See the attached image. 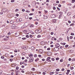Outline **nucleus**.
I'll list each match as a JSON object with an SVG mask.
<instances>
[{"instance_id":"1","label":"nucleus","mask_w":75,"mask_h":75,"mask_svg":"<svg viewBox=\"0 0 75 75\" xmlns=\"http://www.w3.org/2000/svg\"><path fill=\"white\" fill-rule=\"evenodd\" d=\"M54 51H58L59 50V48L58 47H55L54 49H53Z\"/></svg>"},{"instance_id":"2","label":"nucleus","mask_w":75,"mask_h":75,"mask_svg":"<svg viewBox=\"0 0 75 75\" xmlns=\"http://www.w3.org/2000/svg\"><path fill=\"white\" fill-rule=\"evenodd\" d=\"M33 60H34V58L30 57L29 59V62H33Z\"/></svg>"},{"instance_id":"3","label":"nucleus","mask_w":75,"mask_h":75,"mask_svg":"<svg viewBox=\"0 0 75 75\" xmlns=\"http://www.w3.org/2000/svg\"><path fill=\"white\" fill-rule=\"evenodd\" d=\"M16 27V26L15 25V24L12 25H11V28L14 29V28H15Z\"/></svg>"},{"instance_id":"4","label":"nucleus","mask_w":75,"mask_h":75,"mask_svg":"<svg viewBox=\"0 0 75 75\" xmlns=\"http://www.w3.org/2000/svg\"><path fill=\"white\" fill-rule=\"evenodd\" d=\"M39 52H40L39 53L40 54H42L43 53V50L42 49H40L39 50Z\"/></svg>"},{"instance_id":"5","label":"nucleus","mask_w":75,"mask_h":75,"mask_svg":"<svg viewBox=\"0 0 75 75\" xmlns=\"http://www.w3.org/2000/svg\"><path fill=\"white\" fill-rule=\"evenodd\" d=\"M3 11L4 13H5V12H6L7 11V8L3 9Z\"/></svg>"},{"instance_id":"6","label":"nucleus","mask_w":75,"mask_h":75,"mask_svg":"<svg viewBox=\"0 0 75 75\" xmlns=\"http://www.w3.org/2000/svg\"><path fill=\"white\" fill-rule=\"evenodd\" d=\"M56 16H57L56 14H54L52 16V18H55L56 17Z\"/></svg>"},{"instance_id":"7","label":"nucleus","mask_w":75,"mask_h":75,"mask_svg":"<svg viewBox=\"0 0 75 75\" xmlns=\"http://www.w3.org/2000/svg\"><path fill=\"white\" fill-rule=\"evenodd\" d=\"M28 23L27 22H26L24 23V25L26 27H27V26H28Z\"/></svg>"},{"instance_id":"8","label":"nucleus","mask_w":75,"mask_h":75,"mask_svg":"<svg viewBox=\"0 0 75 75\" xmlns=\"http://www.w3.org/2000/svg\"><path fill=\"white\" fill-rule=\"evenodd\" d=\"M56 21L57 20L56 19H53L52 20V22H53V23H56Z\"/></svg>"},{"instance_id":"9","label":"nucleus","mask_w":75,"mask_h":75,"mask_svg":"<svg viewBox=\"0 0 75 75\" xmlns=\"http://www.w3.org/2000/svg\"><path fill=\"white\" fill-rule=\"evenodd\" d=\"M13 14H9L8 15V17H9V18H10V17H12V16H11V15H12Z\"/></svg>"},{"instance_id":"10","label":"nucleus","mask_w":75,"mask_h":75,"mask_svg":"<svg viewBox=\"0 0 75 75\" xmlns=\"http://www.w3.org/2000/svg\"><path fill=\"white\" fill-rule=\"evenodd\" d=\"M55 45L56 47H59V44L58 43H57Z\"/></svg>"},{"instance_id":"11","label":"nucleus","mask_w":75,"mask_h":75,"mask_svg":"<svg viewBox=\"0 0 75 75\" xmlns=\"http://www.w3.org/2000/svg\"><path fill=\"white\" fill-rule=\"evenodd\" d=\"M22 48H23V49H24V50H27V48L25 46H23L22 47Z\"/></svg>"},{"instance_id":"12","label":"nucleus","mask_w":75,"mask_h":75,"mask_svg":"<svg viewBox=\"0 0 75 75\" xmlns=\"http://www.w3.org/2000/svg\"><path fill=\"white\" fill-rule=\"evenodd\" d=\"M31 50H35V47L33 46L31 47Z\"/></svg>"},{"instance_id":"13","label":"nucleus","mask_w":75,"mask_h":75,"mask_svg":"<svg viewBox=\"0 0 75 75\" xmlns=\"http://www.w3.org/2000/svg\"><path fill=\"white\" fill-rule=\"evenodd\" d=\"M47 54L48 55H51V53L50 52H47Z\"/></svg>"},{"instance_id":"14","label":"nucleus","mask_w":75,"mask_h":75,"mask_svg":"<svg viewBox=\"0 0 75 75\" xmlns=\"http://www.w3.org/2000/svg\"><path fill=\"white\" fill-rule=\"evenodd\" d=\"M29 57H33V54H29Z\"/></svg>"},{"instance_id":"15","label":"nucleus","mask_w":75,"mask_h":75,"mask_svg":"<svg viewBox=\"0 0 75 75\" xmlns=\"http://www.w3.org/2000/svg\"><path fill=\"white\" fill-rule=\"evenodd\" d=\"M44 19H47V18H48V17H47V16H44Z\"/></svg>"},{"instance_id":"16","label":"nucleus","mask_w":75,"mask_h":75,"mask_svg":"<svg viewBox=\"0 0 75 75\" xmlns=\"http://www.w3.org/2000/svg\"><path fill=\"white\" fill-rule=\"evenodd\" d=\"M37 30L38 33H41V31H40V30Z\"/></svg>"},{"instance_id":"17","label":"nucleus","mask_w":75,"mask_h":75,"mask_svg":"<svg viewBox=\"0 0 75 75\" xmlns=\"http://www.w3.org/2000/svg\"><path fill=\"white\" fill-rule=\"evenodd\" d=\"M54 74V72H51L50 73V75H52Z\"/></svg>"},{"instance_id":"18","label":"nucleus","mask_w":75,"mask_h":75,"mask_svg":"<svg viewBox=\"0 0 75 75\" xmlns=\"http://www.w3.org/2000/svg\"><path fill=\"white\" fill-rule=\"evenodd\" d=\"M4 41H7L8 40V39L6 38H4Z\"/></svg>"},{"instance_id":"19","label":"nucleus","mask_w":75,"mask_h":75,"mask_svg":"<svg viewBox=\"0 0 75 75\" xmlns=\"http://www.w3.org/2000/svg\"><path fill=\"white\" fill-rule=\"evenodd\" d=\"M41 35H38L37 37L38 38H40V37H41Z\"/></svg>"},{"instance_id":"20","label":"nucleus","mask_w":75,"mask_h":75,"mask_svg":"<svg viewBox=\"0 0 75 75\" xmlns=\"http://www.w3.org/2000/svg\"><path fill=\"white\" fill-rule=\"evenodd\" d=\"M25 18L26 19H28V16H25Z\"/></svg>"},{"instance_id":"21","label":"nucleus","mask_w":75,"mask_h":75,"mask_svg":"<svg viewBox=\"0 0 75 75\" xmlns=\"http://www.w3.org/2000/svg\"><path fill=\"white\" fill-rule=\"evenodd\" d=\"M71 14V13L70 12H69L67 13V15L68 16H70Z\"/></svg>"},{"instance_id":"22","label":"nucleus","mask_w":75,"mask_h":75,"mask_svg":"<svg viewBox=\"0 0 75 75\" xmlns=\"http://www.w3.org/2000/svg\"><path fill=\"white\" fill-rule=\"evenodd\" d=\"M51 59V57H48L47 58V61H48V60H49V59Z\"/></svg>"},{"instance_id":"23","label":"nucleus","mask_w":75,"mask_h":75,"mask_svg":"<svg viewBox=\"0 0 75 75\" xmlns=\"http://www.w3.org/2000/svg\"><path fill=\"white\" fill-rule=\"evenodd\" d=\"M18 20H19V22H21V21H22V19H21V18H20L18 19Z\"/></svg>"},{"instance_id":"24","label":"nucleus","mask_w":75,"mask_h":75,"mask_svg":"<svg viewBox=\"0 0 75 75\" xmlns=\"http://www.w3.org/2000/svg\"><path fill=\"white\" fill-rule=\"evenodd\" d=\"M31 70H32V71H35V69L34 68H32L31 69Z\"/></svg>"},{"instance_id":"25","label":"nucleus","mask_w":75,"mask_h":75,"mask_svg":"<svg viewBox=\"0 0 75 75\" xmlns=\"http://www.w3.org/2000/svg\"><path fill=\"white\" fill-rule=\"evenodd\" d=\"M30 27H34V25H30Z\"/></svg>"},{"instance_id":"26","label":"nucleus","mask_w":75,"mask_h":75,"mask_svg":"<svg viewBox=\"0 0 75 75\" xmlns=\"http://www.w3.org/2000/svg\"><path fill=\"white\" fill-rule=\"evenodd\" d=\"M11 24H13V23H14V21H10Z\"/></svg>"},{"instance_id":"27","label":"nucleus","mask_w":75,"mask_h":75,"mask_svg":"<svg viewBox=\"0 0 75 75\" xmlns=\"http://www.w3.org/2000/svg\"><path fill=\"white\" fill-rule=\"evenodd\" d=\"M64 60H63V59H61L60 60V62H62Z\"/></svg>"},{"instance_id":"28","label":"nucleus","mask_w":75,"mask_h":75,"mask_svg":"<svg viewBox=\"0 0 75 75\" xmlns=\"http://www.w3.org/2000/svg\"><path fill=\"white\" fill-rule=\"evenodd\" d=\"M59 14H60V15H62V13H63L62 12H59Z\"/></svg>"},{"instance_id":"29","label":"nucleus","mask_w":75,"mask_h":75,"mask_svg":"<svg viewBox=\"0 0 75 75\" xmlns=\"http://www.w3.org/2000/svg\"><path fill=\"white\" fill-rule=\"evenodd\" d=\"M18 69H19V67H16V70H18Z\"/></svg>"},{"instance_id":"30","label":"nucleus","mask_w":75,"mask_h":75,"mask_svg":"<svg viewBox=\"0 0 75 75\" xmlns=\"http://www.w3.org/2000/svg\"><path fill=\"white\" fill-rule=\"evenodd\" d=\"M33 15H34L33 13H30L29 14V16H33Z\"/></svg>"},{"instance_id":"31","label":"nucleus","mask_w":75,"mask_h":75,"mask_svg":"<svg viewBox=\"0 0 75 75\" xmlns=\"http://www.w3.org/2000/svg\"><path fill=\"white\" fill-rule=\"evenodd\" d=\"M19 10H18V9H17L15 10V12H17L18 11H19Z\"/></svg>"},{"instance_id":"32","label":"nucleus","mask_w":75,"mask_h":75,"mask_svg":"<svg viewBox=\"0 0 75 75\" xmlns=\"http://www.w3.org/2000/svg\"><path fill=\"white\" fill-rule=\"evenodd\" d=\"M1 59H4V57L3 56H2L1 57Z\"/></svg>"},{"instance_id":"33","label":"nucleus","mask_w":75,"mask_h":75,"mask_svg":"<svg viewBox=\"0 0 75 75\" xmlns=\"http://www.w3.org/2000/svg\"><path fill=\"white\" fill-rule=\"evenodd\" d=\"M13 60V59H10L9 60L10 61H11V62H12Z\"/></svg>"},{"instance_id":"34","label":"nucleus","mask_w":75,"mask_h":75,"mask_svg":"<svg viewBox=\"0 0 75 75\" xmlns=\"http://www.w3.org/2000/svg\"><path fill=\"white\" fill-rule=\"evenodd\" d=\"M29 37H30V38H32V37H33V36L32 35H29Z\"/></svg>"},{"instance_id":"35","label":"nucleus","mask_w":75,"mask_h":75,"mask_svg":"<svg viewBox=\"0 0 75 75\" xmlns=\"http://www.w3.org/2000/svg\"><path fill=\"white\" fill-rule=\"evenodd\" d=\"M59 58L58 57H57L56 58V59L57 60H57H59Z\"/></svg>"},{"instance_id":"36","label":"nucleus","mask_w":75,"mask_h":75,"mask_svg":"<svg viewBox=\"0 0 75 75\" xmlns=\"http://www.w3.org/2000/svg\"><path fill=\"white\" fill-rule=\"evenodd\" d=\"M53 10H55V9H56V8H55V6H53Z\"/></svg>"},{"instance_id":"37","label":"nucleus","mask_w":75,"mask_h":75,"mask_svg":"<svg viewBox=\"0 0 75 75\" xmlns=\"http://www.w3.org/2000/svg\"><path fill=\"white\" fill-rule=\"evenodd\" d=\"M15 52H17V50H14Z\"/></svg>"},{"instance_id":"38","label":"nucleus","mask_w":75,"mask_h":75,"mask_svg":"<svg viewBox=\"0 0 75 75\" xmlns=\"http://www.w3.org/2000/svg\"><path fill=\"white\" fill-rule=\"evenodd\" d=\"M32 6H33V7H34L35 6V3L33 5V4H32Z\"/></svg>"},{"instance_id":"39","label":"nucleus","mask_w":75,"mask_h":75,"mask_svg":"<svg viewBox=\"0 0 75 75\" xmlns=\"http://www.w3.org/2000/svg\"><path fill=\"white\" fill-rule=\"evenodd\" d=\"M51 59H52V61H54L55 60V59H54V58H51Z\"/></svg>"},{"instance_id":"40","label":"nucleus","mask_w":75,"mask_h":75,"mask_svg":"<svg viewBox=\"0 0 75 75\" xmlns=\"http://www.w3.org/2000/svg\"><path fill=\"white\" fill-rule=\"evenodd\" d=\"M11 3H14V0H11Z\"/></svg>"},{"instance_id":"41","label":"nucleus","mask_w":75,"mask_h":75,"mask_svg":"<svg viewBox=\"0 0 75 75\" xmlns=\"http://www.w3.org/2000/svg\"><path fill=\"white\" fill-rule=\"evenodd\" d=\"M70 69H71V70H72V69H74V67H70Z\"/></svg>"},{"instance_id":"42","label":"nucleus","mask_w":75,"mask_h":75,"mask_svg":"<svg viewBox=\"0 0 75 75\" xmlns=\"http://www.w3.org/2000/svg\"><path fill=\"white\" fill-rule=\"evenodd\" d=\"M72 3H74L75 2V0H72Z\"/></svg>"},{"instance_id":"43","label":"nucleus","mask_w":75,"mask_h":75,"mask_svg":"<svg viewBox=\"0 0 75 75\" xmlns=\"http://www.w3.org/2000/svg\"><path fill=\"white\" fill-rule=\"evenodd\" d=\"M16 16L17 17H18V16H19V15L18 14H16Z\"/></svg>"},{"instance_id":"44","label":"nucleus","mask_w":75,"mask_h":75,"mask_svg":"<svg viewBox=\"0 0 75 75\" xmlns=\"http://www.w3.org/2000/svg\"><path fill=\"white\" fill-rule=\"evenodd\" d=\"M56 71H59V69H56Z\"/></svg>"},{"instance_id":"45","label":"nucleus","mask_w":75,"mask_h":75,"mask_svg":"<svg viewBox=\"0 0 75 75\" xmlns=\"http://www.w3.org/2000/svg\"><path fill=\"white\" fill-rule=\"evenodd\" d=\"M74 25V23H72L70 25V26H72V25Z\"/></svg>"},{"instance_id":"46","label":"nucleus","mask_w":75,"mask_h":75,"mask_svg":"<svg viewBox=\"0 0 75 75\" xmlns=\"http://www.w3.org/2000/svg\"><path fill=\"white\" fill-rule=\"evenodd\" d=\"M73 38V37L72 36L70 37V39H72Z\"/></svg>"},{"instance_id":"47","label":"nucleus","mask_w":75,"mask_h":75,"mask_svg":"<svg viewBox=\"0 0 75 75\" xmlns=\"http://www.w3.org/2000/svg\"><path fill=\"white\" fill-rule=\"evenodd\" d=\"M47 38H51V36H50V35H49L47 37Z\"/></svg>"},{"instance_id":"48","label":"nucleus","mask_w":75,"mask_h":75,"mask_svg":"<svg viewBox=\"0 0 75 75\" xmlns=\"http://www.w3.org/2000/svg\"><path fill=\"white\" fill-rule=\"evenodd\" d=\"M5 37H6L7 38H9V37L8 36H5Z\"/></svg>"},{"instance_id":"49","label":"nucleus","mask_w":75,"mask_h":75,"mask_svg":"<svg viewBox=\"0 0 75 75\" xmlns=\"http://www.w3.org/2000/svg\"><path fill=\"white\" fill-rule=\"evenodd\" d=\"M71 35H74V33H71Z\"/></svg>"},{"instance_id":"50","label":"nucleus","mask_w":75,"mask_h":75,"mask_svg":"<svg viewBox=\"0 0 75 75\" xmlns=\"http://www.w3.org/2000/svg\"><path fill=\"white\" fill-rule=\"evenodd\" d=\"M71 60H72V59H71V58H69V61H71Z\"/></svg>"},{"instance_id":"51","label":"nucleus","mask_w":75,"mask_h":75,"mask_svg":"<svg viewBox=\"0 0 75 75\" xmlns=\"http://www.w3.org/2000/svg\"><path fill=\"white\" fill-rule=\"evenodd\" d=\"M53 44V42L52 41H51L50 44Z\"/></svg>"},{"instance_id":"52","label":"nucleus","mask_w":75,"mask_h":75,"mask_svg":"<svg viewBox=\"0 0 75 75\" xmlns=\"http://www.w3.org/2000/svg\"><path fill=\"white\" fill-rule=\"evenodd\" d=\"M51 35H53L54 34V33L53 32H52L51 33Z\"/></svg>"},{"instance_id":"53","label":"nucleus","mask_w":75,"mask_h":75,"mask_svg":"<svg viewBox=\"0 0 75 75\" xmlns=\"http://www.w3.org/2000/svg\"><path fill=\"white\" fill-rule=\"evenodd\" d=\"M22 11H23V12L25 11V9H23L22 10Z\"/></svg>"},{"instance_id":"54","label":"nucleus","mask_w":75,"mask_h":75,"mask_svg":"<svg viewBox=\"0 0 75 75\" xmlns=\"http://www.w3.org/2000/svg\"><path fill=\"white\" fill-rule=\"evenodd\" d=\"M10 57H11V58H13V57H14V56L12 55Z\"/></svg>"},{"instance_id":"55","label":"nucleus","mask_w":75,"mask_h":75,"mask_svg":"<svg viewBox=\"0 0 75 75\" xmlns=\"http://www.w3.org/2000/svg\"><path fill=\"white\" fill-rule=\"evenodd\" d=\"M43 75H45L46 73L45 72H43L42 73Z\"/></svg>"},{"instance_id":"56","label":"nucleus","mask_w":75,"mask_h":75,"mask_svg":"<svg viewBox=\"0 0 75 75\" xmlns=\"http://www.w3.org/2000/svg\"><path fill=\"white\" fill-rule=\"evenodd\" d=\"M33 18L32 17H29V20H31Z\"/></svg>"},{"instance_id":"57","label":"nucleus","mask_w":75,"mask_h":75,"mask_svg":"<svg viewBox=\"0 0 75 75\" xmlns=\"http://www.w3.org/2000/svg\"><path fill=\"white\" fill-rule=\"evenodd\" d=\"M38 56L39 57H40V58L41 57V55L39 54L38 55Z\"/></svg>"},{"instance_id":"58","label":"nucleus","mask_w":75,"mask_h":75,"mask_svg":"<svg viewBox=\"0 0 75 75\" xmlns=\"http://www.w3.org/2000/svg\"><path fill=\"white\" fill-rule=\"evenodd\" d=\"M67 40L68 41H69V37H67Z\"/></svg>"},{"instance_id":"59","label":"nucleus","mask_w":75,"mask_h":75,"mask_svg":"<svg viewBox=\"0 0 75 75\" xmlns=\"http://www.w3.org/2000/svg\"><path fill=\"white\" fill-rule=\"evenodd\" d=\"M65 47L66 48H67V47H68V45H65Z\"/></svg>"},{"instance_id":"60","label":"nucleus","mask_w":75,"mask_h":75,"mask_svg":"<svg viewBox=\"0 0 75 75\" xmlns=\"http://www.w3.org/2000/svg\"><path fill=\"white\" fill-rule=\"evenodd\" d=\"M5 26H5V25H2V27H5Z\"/></svg>"},{"instance_id":"61","label":"nucleus","mask_w":75,"mask_h":75,"mask_svg":"<svg viewBox=\"0 0 75 75\" xmlns=\"http://www.w3.org/2000/svg\"><path fill=\"white\" fill-rule=\"evenodd\" d=\"M22 40H25V38H22Z\"/></svg>"},{"instance_id":"62","label":"nucleus","mask_w":75,"mask_h":75,"mask_svg":"<svg viewBox=\"0 0 75 75\" xmlns=\"http://www.w3.org/2000/svg\"><path fill=\"white\" fill-rule=\"evenodd\" d=\"M50 48L49 47L47 49V50H50Z\"/></svg>"},{"instance_id":"63","label":"nucleus","mask_w":75,"mask_h":75,"mask_svg":"<svg viewBox=\"0 0 75 75\" xmlns=\"http://www.w3.org/2000/svg\"><path fill=\"white\" fill-rule=\"evenodd\" d=\"M58 6L59 7H61V4H59V5Z\"/></svg>"},{"instance_id":"64","label":"nucleus","mask_w":75,"mask_h":75,"mask_svg":"<svg viewBox=\"0 0 75 75\" xmlns=\"http://www.w3.org/2000/svg\"><path fill=\"white\" fill-rule=\"evenodd\" d=\"M56 2L57 3H59V1H57Z\"/></svg>"}]
</instances>
